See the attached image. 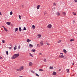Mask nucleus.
Segmentation results:
<instances>
[{
	"label": "nucleus",
	"mask_w": 77,
	"mask_h": 77,
	"mask_svg": "<svg viewBox=\"0 0 77 77\" xmlns=\"http://www.w3.org/2000/svg\"><path fill=\"white\" fill-rule=\"evenodd\" d=\"M14 30L15 32H17L18 30V28H16Z\"/></svg>",
	"instance_id": "nucleus-14"
},
{
	"label": "nucleus",
	"mask_w": 77,
	"mask_h": 77,
	"mask_svg": "<svg viewBox=\"0 0 77 77\" xmlns=\"http://www.w3.org/2000/svg\"><path fill=\"white\" fill-rule=\"evenodd\" d=\"M27 30V29H26V28L24 27L23 28V30Z\"/></svg>",
	"instance_id": "nucleus-29"
},
{
	"label": "nucleus",
	"mask_w": 77,
	"mask_h": 77,
	"mask_svg": "<svg viewBox=\"0 0 77 77\" xmlns=\"http://www.w3.org/2000/svg\"><path fill=\"white\" fill-rule=\"evenodd\" d=\"M62 14L63 15H66V13H65V12H63Z\"/></svg>",
	"instance_id": "nucleus-25"
},
{
	"label": "nucleus",
	"mask_w": 77,
	"mask_h": 77,
	"mask_svg": "<svg viewBox=\"0 0 77 77\" xmlns=\"http://www.w3.org/2000/svg\"><path fill=\"white\" fill-rule=\"evenodd\" d=\"M73 15H76V14H75L74 13V12L73 13Z\"/></svg>",
	"instance_id": "nucleus-36"
},
{
	"label": "nucleus",
	"mask_w": 77,
	"mask_h": 77,
	"mask_svg": "<svg viewBox=\"0 0 77 77\" xmlns=\"http://www.w3.org/2000/svg\"><path fill=\"white\" fill-rule=\"evenodd\" d=\"M18 48H19L20 49V45L19 46H18Z\"/></svg>",
	"instance_id": "nucleus-42"
},
{
	"label": "nucleus",
	"mask_w": 77,
	"mask_h": 77,
	"mask_svg": "<svg viewBox=\"0 0 77 77\" xmlns=\"http://www.w3.org/2000/svg\"><path fill=\"white\" fill-rule=\"evenodd\" d=\"M51 24H49L47 27H48V28L49 29H51Z\"/></svg>",
	"instance_id": "nucleus-4"
},
{
	"label": "nucleus",
	"mask_w": 77,
	"mask_h": 77,
	"mask_svg": "<svg viewBox=\"0 0 77 77\" xmlns=\"http://www.w3.org/2000/svg\"><path fill=\"white\" fill-rule=\"evenodd\" d=\"M19 31H20V32H21V27L19 28Z\"/></svg>",
	"instance_id": "nucleus-19"
},
{
	"label": "nucleus",
	"mask_w": 77,
	"mask_h": 77,
	"mask_svg": "<svg viewBox=\"0 0 77 77\" xmlns=\"http://www.w3.org/2000/svg\"><path fill=\"white\" fill-rule=\"evenodd\" d=\"M40 7V5H38L37 7V9H39Z\"/></svg>",
	"instance_id": "nucleus-8"
},
{
	"label": "nucleus",
	"mask_w": 77,
	"mask_h": 77,
	"mask_svg": "<svg viewBox=\"0 0 77 77\" xmlns=\"http://www.w3.org/2000/svg\"><path fill=\"white\" fill-rule=\"evenodd\" d=\"M61 41H62L60 40L59 41H58V43H60Z\"/></svg>",
	"instance_id": "nucleus-33"
},
{
	"label": "nucleus",
	"mask_w": 77,
	"mask_h": 77,
	"mask_svg": "<svg viewBox=\"0 0 77 77\" xmlns=\"http://www.w3.org/2000/svg\"><path fill=\"white\" fill-rule=\"evenodd\" d=\"M54 9H55V8H54Z\"/></svg>",
	"instance_id": "nucleus-54"
},
{
	"label": "nucleus",
	"mask_w": 77,
	"mask_h": 77,
	"mask_svg": "<svg viewBox=\"0 0 77 77\" xmlns=\"http://www.w3.org/2000/svg\"><path fill=\"white\" fill-rule=\"evenodd\" d=\"M29 54H30V56H31V57H33V55H32V54L31 53H29Z\"/></svg>",
	"instance_id": "nucleus-22"
},
{
	"label": "nucleus",
	"mask_w": 77,
	"mask_h": 77,
	"mask_svg": "<svg viewBox=\"0 0 77 77\" xmlns=\"http://www.w3.org/2000/svg\"><path fill=\"white\" fill-rule=\"evenodd\" d=\"M35 25H33L32 26V28H33V29H35Z\"/></svg>",
	"instance_id": "nucleus-18"
},
{
	"label": "nucleus",
	"mask_w": 77,
	"mask_h": 77,
	"mask_svg": "<svg viewBox=\"0 0 77 77\" xmlns=\"http://www.w3.org/2000/svg\"><path fill=\"white\" fill-rule=\"evenodd\" d=\"M23 6H24V5H22V7H23Z\"/></svg>",
	"instance_id": "nucleus-52"
},
{
	"label": "nucleus",
	"mask_w": 77,
	"mask_h": 77,
	"mask_svg": "<svg viewBox=\"0 0 77 77\" xmlns=\"http://www.w3.org/2000/svg\"><path fill=\"white\" fill-rule=\"evenodd\" d=\"M6 53L8 55V51H7L6 52Z\"/></svg>",
	"instance_id": "nucleus-34"
},
{
	"label": "nucleus",
	"mask_w": 77,
	"mask_h": 77,
	"mask_svg": "<svg viewBox=\"0 0 77 77\" xmlns=\"http://www.w3.org/2000/svg\"><path fill=\"white\" fill-rule=\"evenodd\" d=\"M31 71V72H33V73L35 72H33L32 71Z\"/></svg>",
	"instance_id": "nucleus-50"
},
{
	"label": "nucleus",
	"mask_w": 77,
	"mask_h": 77,
	"mask_svg": "<svg viewBox=\"0 0 77 77\" xmlns=\"http://www.w3.org/2000/svg\"><path fill=\"white\" fill-rule=\"evenodd\" d=\"M20 54H14L13 55V56L11 57L12 59H15V58H17V57L19 56Z\"/></svg>",
	"instance_id": "nucleus-1"
},
{
	"label": "nucleus",
	"mask_w": 77,
	"mask_h": 77,
	"mask_svg": "<svg viewBox=\"0 0 77 77\" xmlns=\"http://www.w3.org/2000/svg\"><path fill=\"white\" fill-rule=\"evenodd\" d=\"M35 51L36 50L35 49H33L32 50V52H35Z\"/></svg>",
	"instance_id": "nucleus-9"
},
{
	"label": "nucleus",
	"mask_w": 77,
	"mask_h": 77,
	"mask_svg": "<svg viewBox=\"0 0 77 77\" xmlns=\"http://www.w3.org/2000/svg\"><path fill=\"white\" fill-rule=\"evenodd\" d=\"M44 15H47V13L46 12H45Z\"/></svg>",
	"instance_id": "nucleus-27"
},
{
	"label": "nucleus",
	"mask_w": 77,
	"mask_h": 77,
	"mask_svg": "<svg viewBox=\"0 0 77 77\" xmlns=\"http://www.w3.org/2000/svg\"><path fill=\"white\" fill-rule=\"evenodd\" d=\"M74 41V39L73 38H72L70 39V41H71V42H72V41Z\"/></svg>",
	"instance_id": "nucleus-17"
},
{
	"label": "nucleus",
	"mask_w": 77,
	"mask_h": 77,
	"mask_svg": "<svg viewBox=\"0 0 77 77\" xmlns=\"http://www.w3.org/2000/svg\"><path fill=\"white\" fill-rule=\"evenodd\" d=\"M4 30L5 31V32H8V29H7L6 28H5V29Z\"/></svg>",
	"instance_id": "nucleus-30"
},
{
	"label": "nucleus",
	"mask_w": 77,
	"mask_h": 77,
	"mask_svg": "<svg viewBox=\"0 0 77 77\" xmlns=\"http://www.w3.org/2000/svg\"><path fill=\"white\" fill-rule=\"evenodd\" d=\"M0 59H2V57L1 56H0Z\"/></svg>",
	"instance_id": "nucleus-46"
},
{
	"label": "nucleus",
	"mask_w": 77,
	"mask_h": 77,
	"mask_svg": "<svg viewBox=\"0 0 77 77\" xmlns=\"http://www.w3.org/2000/svg\"><path fill=\"white\" fill-rule=\"evenodd\" d=\"M47 45H50L49 44V43H47Z\"/></svg>",
	"instance_id": "nucleus-38"
},
{
	"label": "nucleus",
	"mask_w": 77,
	"mask_h": 77,
	"mask_svg": "<svg viewBox=\"0 0 77 77\" xmlns=\"http://www.w3.org/2000/svg\"><path fill=\"white\" fill-rule=\"evenodd\" d=\"M29 47H30V48H32V47H33V45L30 44H29Z\"/></svg>",
	"instance_id": "nucleus-16"
},
{
	"label": "nucleus",
	"mask_w": 77,
	"mask_h": 77,
	"mask_svg": "<svg viewBox=\"0 0 77 77\" xmlns=\"http://www.w3.org/2000/svg\"><path fill=\"white\" fill-rule=\"evenodd\" d=\"M14 50H17V45H15V46L14 47Z\"/></svg>",
	"instance_id": "nucleus-15"
},
{
	"label": "nucleus",
	"mask_w": 77,
	"mask_h": 77,
	"mask_svg": "<svg viewBox=\"0 0 77 77\" xmlns=\"http://www.w3.org/2000/svg\"><path fill=\"white\" fill-rule=\"evenodd\" d=\"M66 70L67 71V72H69V69H67Z\"/></svg>",
	"instance_id": "nucleus-21"
},
{
	"label": "nucleus",
	"mask_w": 77,
	"mask_h": 77,
	"mask_svg": "<svg viewBox=\"0 0 77 77\" xmlns=\"http://www.w3.org/2000/svg\"><path fill=\"white\" fill-rule=\"evenodd\" d=\"M23 66H21L20 67V68L18 69H17V71H22V70H23Z\"/></svg>",
	"instance_id": "nucleus-2"
},
{
	"label": "nucleus",
	"mask_w": 77,
	"mask_h": 77,
	"mask_svg": "<svg viewBox=\"0 0 77 77\" xmlns=\"http://www.w3.org/2000/svg\"><path fill=\"white\" fill-rule=\"evenodd\" d=\"M53 75H56V72H54L52 74Z\"/></svg>",
	"instance_id": "nucleus-7"
},
{
	"label": "nucleus",
	"mask_w": 77,
	"mask_h": 77,
	"mask_svg": "<svg viewBox=\"0 0 77 77\" xmlns=\"http://www.w3.org/2000/svg\"><path fill=\"white\" fill-rule=\"evenodd\" d=\"M73 24H74L75 22V20H73Z\"/></svg>",
	"instance_id": "nucleus-37"
},
{
	"label": "nucleus",
	"mask_w": 77,
	"mask_h": 77,
	"mask_svg": "<svg viewBox=\"0 0 77 77\" xmlns=\"http://www.w3.org/2000/svg\"><path fill=\"white\" fill-rule=\"evenodd\" d=\"M2 27H3L4 28V29H6V28H5V26H3Z\"/></svg>",
	"instance_id": "nucleus-45"
},
{
	"label": "nucleus",
	"mask_w": 77,
	"mask_h": 77,
	"mask_svg": "<svg viewBox=\"0 0 77 77\" xmlns=\"http://www.w3.org/2000/svg\"><path fill=\"white\" fill-rule=\"evenodd\" d=\"M39 45V44H37V46H38V45Z\"/></svg>",
	"instance_id": "nucleus-51"
},
{
	"label": "nucleus",
	"mask_w": 77,
	"mask_h": 77,
	"mask_svg": "<svg viewBox=\"0 0 77 77\" xmlns=\"http://www.w3.org/2000/svg\"><path fill=\"white\" fill-rule=\"evenodd\" d=\"M59 57L61 58H63L64 59V57H65V56L63 55H60L59 56Z\"/></svg>",
	"instance_id": "nucleus-3"
},
{
	"label": "nucleus",
	"mask_w": 77,
	"mask_h": 77,
	"mask_svg": "<svg viewBox=\"0 0 77 77\" xmlns=\"http://www.w3.org/2000/svg\"><path fill=\"white\" fill-rule=\"evenodd\" d=\"M38 36H39V38H41V35H38Z\"/></svg>",
	"instance_id": "nucleus-31"
},
{
	"label": "nucleus",
	"mask_w": 77,
	"mask_h": 77,
	"mask_svg": "<svg viewBox=\"0 0 77 77\" xmlns=\"http://www.w3.org/2000/svg\"><path fill=\"white\" fill-rule=\"evenodd\" d=\"M1 72V71H0V73Z\"/></svg>",
	"instance_id": "nucleus-55"
},
{
	"label": "nucleus",
	"mask_w": 77,
	"mask_h": 77,
	"mask_svg": "<svg viewBox=\"0 0 77 77\" xmlns=\"http://www.w3.org/2000/svg\"><path fill=\"white\" fill-rule=\"evenodd\" d=\"M7 24H8V25H10L11 24V23L8 22L6 23Z\"/></svg>",
	"instance_id": "nucleus-10"
},
{
	"label": "nucleus",
	"mask_w": 77,
	"mask_h": 77,
	"mask_svg": "<svg viewBox=\"0 0 77 77\" xmlns=\"http://www.w3.org/2000/svg\"><path fill=\"white\" fill-rule=\"evenodd\" d=\"M31 41V40H30V39H28L27 40V42H29Z\"/></svg>",
	"instance_id": "nucleus-13"
},
{
	"label": "nucleus",
	"mask_w": 77,
	"mask_h": 77,
	"mask_svg": "<svg viewBox=\"0 0 77 77\" xmlns=\"http://www.w3.org/2000/svg\"><path fill=\"white\" fill-rule=\"evenodd\" d=\"M0 15H2V14L1 12H0Z\"/></svg>",
	"instance_id": "nucleus-47"
},
{
	"label": "nucleus",
	"mask_w": 77,
	"mask_h": 77,
	"mask_svg": "<svg viewBox=\"0 0 77 77\" xmlns=\"http://www.w3.org/2000/svg\"><path fill=\"white\" fill-rule=\"evenodd\" d=\"M35 75L36 76H39V75H38V74L37 73H35Z\"/></svg>",
	"instance_id": "nucleus-35"
},
{
	"label": "nucleus",
	"mask_w": 77,
	"mask_h": 77,
	"mask_svg": "<svg viewBox=\"0 0 77 77\" xmlns=\"http://www.w3.org/2000/svg\"><path fill=\"white\" fill-rule=\"evenodd\" d=\"M60 70H61V69H59V70H58V71H60Z\"/></svg>",
	"instance_id": "nucleus-49"
},
{
	"label": "nucleus",
	"mask_w": 77,
	"mask_h": 77,
	"mask_svg": "<svg viewBox=\"0 0 77 77\" xmlns=\"http://www.w3.org/2000/svg\"><path fill=\"white\" fill-rule=\"evenodd\" d=\"M33 65V63H32V62H30L29 63V66H32V65Z\"/></svg>",
	"instance_id": "nucleus-5"
},
{
	"label": "nucleus",
	"mask_w": 77,
	"mask_h": 77,
	"mask_svg": "<svg viewBox=\"0 0 77 77\" xmlns=\"http://www.w3.org/2000/svg\"><path fill=\"white\" fill-rule=\"evenodd\" d=\"M49 69H53V67L50 66V67L49 68Z\"/></svg>",
	"instance_id": "nucleus-20"
},
{
	"label": "nucleus",
	"mask_w": 77,
	"mask_h": 77,
	"mask_svg": "<svg viewBox=\"0 0 77 77\" xmlns=\"http://www.w3.org/2000/svg\"><path fill=\"white\" fill-rule=\"evenodd\" d=\"M12 14H13L12 11H11L10 12V15H12Z\"/></svg>",
	"instance_id": "nucleus-24"
},
{
	"label": "nucleus",
	"mask_w": 77,
	"mask_h": 77,
	"mask_svg": "<svg viewBox=\"0 0 77 77\" xmlns=\"http://www.w3.org/2000/svg\"><path fill=\"white\" fill-rule=\"evenodd\" d=\"M5 40H2V43H3V44H4V43H5Z\"/></svg>",
	"instance_id": "nucleus-32"
},
{
	"label": "nucleus",
	"mask_w": 77,
	"mask_h": 77,
	"mask_svg": "<svg viewBox=\"0 0 77 77\" xmlns=\"http://www.w3.org/2000/svg\"><path fill=\"white\" fill-rule=\"evenodd\" d=\"M19 17L20 19V20H21V16H20V15H19Z\"/></svg>",
	"instance_id": "nucleus-28"
},
{
	"label": "nucleus",
	"mask_w": 77,
	"mask_h": 77,
	"mask_svg": "<svg viewBox=\"0 0 77 77\" xmlns=\"http://www.w3.org/2000/svg\"><path fill=\"white\" fill-rule=\"evenodd\" d=\"M40 44H41V45H42V46H43V44H44L43 43V42L41 41L40 42Z\"/></svg>",
	"instance_id": "nucleus-11"
},
{
	"label": "nucleus",
	"mask_w": 77,
	"mask_h": 77,
	"mask_svg": "<svg viewBox=\"0 0 77 77\" xmlns=\"http://www.w3.org/2000/svg\"><path fill=\"white\" fill-rule=\"evenodd\" d=\"M14 26V24H11V26Z\"/></svg>",
	"instance_id": "nucleus-43"
},
{
	"label": "nucleus",
	"mask_w": 77,
	"mask_h": 77,
	"mask_svg": "<svg viewBox=\"0 0 77 77\" xmlns=\"http://www.w3.org/2000/svg\"><path fill=\"white\" fill-rule=\"evenodd\" d=\"M56 3H53V6H56Z\"/></svg>",
	"instance_id": "nucleus-26"
},
{
	"label": "nucleus",
	"mask_w": 77,
	"mask_h": 77,
	"mask_svg": "<svg viewBox=\"0 0 77 77\" xmlns=\"http://www.w3.org/2000/svg\"><path fill=\"white\" fill-rule=\"evenodd\" d=\"M39 54H41V55H42V54H41V53H40Z\"/></svg>",
	"instance_id": "nucleus-48"
},
{
	"label": "nucleus",
	"mask_w": 77,
	"mask_h": 77,
	"mask_svg": "<svg viewBox=\"0 0 77 77\" xmlns=\"http://www.w3.org/2000/svg\"><path fill=\"white\" fill-rule=\"evenodd\" d=\"M74 2L77 3V0H74Z\"/></svg>",
	"instance_id": "nucleus-41"
},
{
	"label": "nucleus",
	"mask_w": 77,
	"mask_h": 77,
	"mask_svg": "<svg viewBox=\"0 0 77 77\" xmlns=\"http://www.w3.org/2000/svg\"><path fill=\"white\" fill-rule=\"evenodd\" d=\"M46 60V59H45H45H44V61H45V62Z\"/></svg>",
	"instance_id": "nucleus-44"
},
{
	"label": "nucleus",
	"mask_w": 77,
	"mask_h": 77,
	"mask_svg": "<svg viewBox=\"0 0 77 77\" xmlns=\"http://www.w3.org/2000/svg\"><path fill=\"white\" fill-rule=\"evenodd\" d=\"M56 15H57L58 16H59V15H60V13H59V12H57V13H56Z\"/></svg>",
	"instance_id": "nucleus-6"
},
{
	"label": "nucleus",
	"mask_w": 77,
	"mask_h": 77,
	"mask_svg": "<svg viewBox=\"0 0 77 77\" xmlns=\"http://www.w3.org/2000/svg\"><path fill=\"white\" fill-rule=\"evenodd\" d=\"M60 54H62V55H63V53H60Z\"/></svg>",
	"instance_id": "nucleus-40"
},
{
	"label": "nucleus",
	"mask_w": 77,
	"mask_h": 77,
	"mask_svg": "<svg viewBox=\"0 0 77 77\" xmlns=\"http://www.w3.org/2000/svg\"><path fill=\"white\" fill-rule=\"evenodd\" d=\"M72 64L73 65H74V63H73Z\"/></svg>",
	"instance_id": "nucleus-53"
},
{
	"label": "nucleus",
	"mask_w": 77,
	"mask_h": 77,
	"mask_svg": "<svg viewBox=\"0 0 77 77\" xmlns=\"http://www.w3.org/2000/svg\"><path fill=\"white\" fill-rule=\"evenodd\" d=\"M63 52L65 53V54H66V51L65 49L63 50Z\"/></svg>",
	"instance_id": "nucleus-12"
},
{
	"label": "nucleus",
	"mask_w": 77,
	"mask_h": 77,
	"mask_svg": "<svg viewBox=\"0 0 77 77\" xmlns=\"http://www.w3.org/2000/svg\"><path fill=\"white\" fill-rule=\"evenodd\" d=\"M12 49V48L11 47H10L9 48V49Z\"/></svg>",
	"instance_id": "nucleus-39"
},
{
	"label": "nucleus",
	"mask_w": 77,
	"mask_h": 77,
	"mask_svg": "<svg viewBox=\"0 0 77 77\" xmlns=\"http://www.w3.org/2000/svg\"><path fill=\"white\" fill-rule=\"evenodd\" d=\"M43 69H39V71H43Z\"/></svg>",
	"instance_id": "nucleus-23"
}]
</instances>
